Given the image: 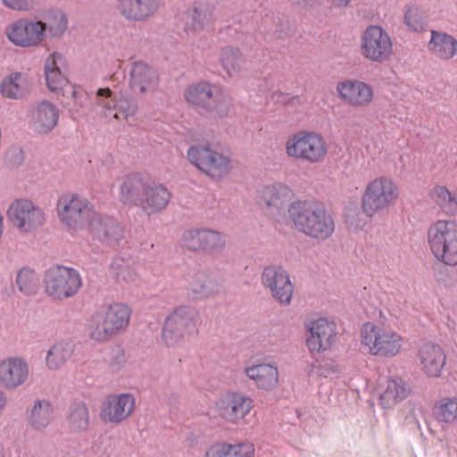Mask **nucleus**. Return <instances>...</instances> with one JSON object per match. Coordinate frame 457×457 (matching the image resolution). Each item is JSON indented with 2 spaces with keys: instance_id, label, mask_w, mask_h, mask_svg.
I'll list each match as a JSON object with an SVG mask.
<instances>
[{
  "instance_id": "obj_1",
  "label": "nucleus",
  "mask_w": 457,
  "mask_h": 457,
  "mask_svg": "<svg viewBox=\"0 0 457 457\" xmlns=\"http://www.w3.org/2000/svg\"><path fill=\"white\" fill-rule=\"evenodd\" d=\"M295 228L316 241H325L335 232V220L326 207L310 200H295L287 206Z\"/></svg>"
},
{
  "instance_id": "obj_2",
  "label": "nucleus",
  "mask_w": 457,
  "mask_h": 457,
  "mask_svg": "<svg viewBox=\"0 0 457 457\" xmlns=\"http://www.w3.org/2000/svg\"><path fill=\"white\" fill-rule=\"evenodd\" d=\"M131 310L128 305L115 303L98 307L87 320V330L91 339L104 343L124 330L130 319Z\"/></svg>"
},
{
  "instance_id": "obj_3",
  "label": "nucleus",
  "mask_w": 457,
  "mask_h": 457,
  "mask_svg": "<svg viewBox=\"0 0 457 457\" xmlns=\"http://www.w3.org/2000/svg\"><path fill=\"white\" fill-rule=\"evenodd\" d=\"M186 101L211 117L223 118L229 112V101L216 84L201 81L188 86L184 91Z\"/></svg>"
},
{
  "instance_id": "obj_4",
  "label": "nucleus",
  "mask_w": 457,
  "mask_h": 457,
  "mask_svg": "<svg viewBox=\"0 0 457 457\" xmlns=\"http://www.w3.org/2000/svg\"><path fill=\"white\" fill-rule=\"evenodd\" d=\"M199 322V313L195 308L187 305L177 307L164 320L162 342L167 347L183 345L197 332Z\"/></svg>"
},
{
  "instance_id": "obj_5",
  "label": "nucleus",
  "mask_w": 457,
  "mask_h": 457,
  "mask_svg": "<svg viewBox=\"0 0 457 457\" xmlns=\"http://www.w3.org/2000/svg\"><path fill=\"white\" fill-rule=\"evenodd\" d=\"M428 245L436 261L446 266L457 265V223L438 220L428 228Z\"/></svg>"
},
{
  "instance_id": "obj_6",
  "label": "nucleus",
  "mask_w": 457,
  "mask_h": 457,
  "mask_svg": "<svg viewBox=\"0 0 457 457\" xmlns=\"http://www.w3.org/2000/svg\"><path fill=\"white\" fill-rule=\"evenodd\" d=\"M360 340L368 353L386 359L398 355L403 345V338L399 333L372 322L361 326Z\"/></svg>"
},
{
  "instance_id": "obj_7",
  "label": "nucleus",
  "mask_w": 457,
  "mask_h": 457,
  "mask_svg": "<svg viewBox=\"0 0 457 457\" xmlns=\"http://www.w3.org/2000/svg\"><path fill=\"white\" fill-rule=\"evenodd\" d=\"M399 187L389 177H377L366 185L361 195L362 212L370 218L385 212L399 197Z\"/></svg>"
},
{
  "instance_id": "obj_8",
  "label": "nucleus",
  "mask_w": 457,
  "mask_h": 457,
  "mask_svg": "<svg viewBox=\"0 0 457 457\" xmlns=\"http://www.w3.org/2000/svg\"><path fill=\"white\" fill-rule=\"evenodd\" d=\"M285 149L288 157L311 164L322 162L328 151V144L320 134L307 130L288 137Z\"/></svg>"
},
{
  "instance_id": "obj_9",
  "label": "nucleus",
  "mask_w": 457,
  "mask_h": 457,
  "mask_svg": "<svg viewBox=\"0 0 457 457\" xmlns=\"http://www.w3.org/2000/svg\"><path fill=\"white\" fill-rule=\"evenodd\" d=\"M57 213L62 223L71 231L87 228L96 213L93 204L76 194L62 195L57 204Z\"/></svg>"
},
{
  "instance_id": "obj_10",
  "label": "nucleus",
  "mask_w": 457,
  "mask_h": 457,
  "mask_svg": "<svg viewBox=\"0 0 457 457\" xmlns=\"http://www.w3.org/2000/svg\"><path fill=\"white\" fill-rule=\"evenodd\" d=\"M43 284L48 296L62 301L74 296L79 291L82 278L77 270L56 265L50 267L46 271Z\"/></svg>"
},
{
  "instance_id": "obj_11",
  "label": "nucleus",
  "mask_w": 457,
  "mask_h": 457,
  "mask_svg": "<svg viewBox=\"0 0 457 457\" xmlns=\"http://www.w3.org/2000/svg\"><path fill=\"white\" fill-rule=\"evenodd\" d=\"M188 162L209 177L220 179L232 169L230 159L210 144H195L187 152Z\"/></svg>"
},
{
  "instance_id": "obj_12",
  "label": "nucleus",
  "mask_w": 457,
  "mask_h": 457,
  "mask_svg": "<svg viewBox=\"0 0 457 457\" xmlns=\"http://www.w3.org/2000/svg\"><path fill=\"white\" fill-rule=\"evenodd\" d=\"M361 55L373 62L382 63L393 54V41L389 34L378 25H370L360 38Z\"/></svg>"
},
{
  "instance_id": "obj_13",
  "label": "nucleus",
  "mask_w": 457,
  "mask_h": 457,
  "mask_svg": "<svg viewBox=\"0 0 457 457\" xmlns=\"http://www.w3.org/2000/svg\"><path fill=\"white\" fill-rule=\"evenodd\" d=\"M254 407L253 399L238 391H227L215 401V411L222 420L238 425Z\"/></svg>"
},
{
  "instance_id": "obj_14",
  "label": "nucleus",
  "mask_w": 457,
  "mask_h": 457,
  "mask_svg": "<svg viewBox=\"0 0 457 457\" xmlns=\"http://www.w3.org/2000/svg\"><path fill=\"white\" fill-rule=\"evenodd\" d=\"M9 220L22 233H31L42 227L46 220L44 211L31 200H14L7 210Z\"/></svg>"
},
{
  "instance_id": "obj_15",
  "label": "nucleus",
  "mask_w": 457,
  "mask_h": 457,
  "mask_svg": "<svg viewBox=\"0 0 457 457\" xmlns=\"http://www.w3.org/2000/svg\"><path fill=\"white\" fill-rule=\"evenodd\" d=\"M97 111L106 118L125 120L134 116L137 112V103L132 97L113 96L110 88H99L93 99Z\"/></svg>"
},
{
  "instance_id": "obj_16",
  "label": "nucleus",
  "mask_w": 457,
  "mask_h": 457,
  "mask_svg": "<svg viewBox=\"0 0 457 457\" xmlns=\"http://www.w3.org/2000/svg\"><path fill=\"white\" fill-rule=\"evenodd\" d=\"M42 21L21 18L10 23L5 29L8 40L21 48L37 47L43 42Z\"/></svg>"
},
{
  "instance_id": "obj_17",
  "label": "nucleus",
  "mask_w": 457,
  "mask_h": 457,
  "mask_svg": "<svg viewBox=\"0 0 457 457\" xmlns=\"http://www.w3.org/2000/svg\"><path fill=\"white\" fill-rule=\"evenodd\" d=\"M262 283L269 288L272 297L282 306H288L292 302L294 285L289 274L280 266L270 265L264 268Z\"/></svg>"
},
{
  "instance_id": "obj_18",
  "label": "nucleus",
  "mask_w": 457,
  "mask_h": 457,
  "mask_svg": "<svg viewBox=\"0 0 457 457\" xmlns=\"http://www.w3.org/2000/svg\"><path fill=\"white\" fill-rule=\"evenodd\" d=\"M135 406L136 399L132 394L110 395L101 404L100 417L104 422L120 424L133 413Z\"/></svg>"
},
{
  "instance_id": "obj_19",
  "label": "nucleus",
  "mask_w": 457,
  "mask_h": 457,
  "mask_svg": "<svg viewBox=\"0 0 457 457\" xmlns=\"http://www.w3.org/2000/svg\"><path fill=\"white\" fill-rule=\"evenodd\" d=\"M29 365L21 356H10L0 361V386L6 390H15L29 378Z\"/></svg>"
},
{
  "instance_id": "obj_20",
  "label": "nucleus",
  "mask_w": 457,
  "mask_h": 457,
  "mask_svg": "<svg viewBox=\"0 0 457 457\" xmlns=\"http://www.w3.org/2000/svg\"><path fill=\"white\" fill-rule=\"evenodd\" d=\"M337 93L341 100L358 108L368 107L374 98V91L370 85L353 79L338 82Z\"/></svg>"
},
{
  "instance_id": "obj_21",
  "label": "nucleus",
  "mask_w": 457,
  "mask_h": 457,
  "mask_svg": "<svg viewBox=\"0 0 457 457\" xmlns=\"http://www.w3.org/2000/svg\"><path fill=\"white\" fill-rule=\"evenodd\" d=\"M311 336L307 346L311 352H324L329 349L337 339V325L328 319L320 318L306 324Z\"/></svg>"
},
{
  "instance_id": "obj_22",
  "label": "nucleus",
  "mask_w": 457,
  "mask_h": 457,
  "mask_svg": "<svg viewBox=\"0 0 457 457\" xmlns=\"http://www.w3.org/2000/svg\"><path fill=\"white\" fill-rule=\"evenodd\" d=\"M185 13L184 29L188 36L207 29L216 19L215 6L207 2H195Z\"/></svg>"
},
{
  "instance_id": "obj_23",
  "label": "nucleus",
  "mask_w": 457,
  "mask_h": 457,
  "mask_svg": "<svg viewBox=\"0 0 457 457\" xmlns=\"http://www.w3.org/2000/svg\"><path fill=\"white\" fill-rule=\"evenodd\" d=\"M87 228L94 237L110 246L119 245L123 238V229L120 223L96 212Z\"/></svg>"
},
{
  "instance_id": "obj_24",
  "label": "nucleus",
  "mask_w": 457,
  "mask_h": 457,
  "mask_svg": "<svg viewBox=\"0 0 457 457\" xmlns=\"http://www.w3.org/2000/svg\"><path fill=\"white\" fill-rule=\"evenodd\" d=\"M410 393L411 386L400 378H388L381 380L376 389L379 405L383 409H392L406 399Z\"/></svg>"
},
{
  "instance_id": "obj_25",
  "label": "nucleus",
  "mask_w": 457,
  "mask_h": 457,
  "mask_svg": "<svg viewBox=\"0 0 457 457\" xmlns=\"http://www.w3.org/2000/svg\"><path fill=\"white\" fill-rule=\"evenodd\" d=\"M420 370L428 378H439L446 362L443 348L430 342L422 344L418 351Z\"/></svg>"
},
{
  "instance_id": "obj_26",
  "label": "nucleus",
  "mask_w": 457,
  "mask_h": 457,
  "mask_svg": "<svg viewBox=\"0 0 457 457\" xmlns=\"http://www.w3.org/2000/svg\"><path fill=\"white\" fill-rule=\"evenodd\" d=\"M170 199V193L162 184L151 183L143 187L139 207L148 216L166 208Z\"/></svg>"
},
{
  "instance_id": "obj_27",
  "label": "nucleus",
  "mask_w": 457,
  "mask_h": 457,
  "mask_svg": "<svg viewBox=\"0 0 457 457\" xmlns=\"http://www.w3.org/2000/svg\"><path fill=\"white\" fill-rule=\"evenodd\" d=\"M294 197V190L288 185L279 182L266 186L262 191V200L273 215L284 212L286 206H289L293 202Z\"/></svg>"
},
{
  "instance_id": "obj_28",
  "label": "nucleus",
  "mask_w": 457,
  "mask_h": 457,
  "mask_svg": "<svg viewBox=\"0 0 457 457\" xmlns=\"http://www.w3.org/2000/svg\"><path fill=\"white\" fill-rule=\"evenodd\" d=\"M244 373L262 390H273L278 384V370L277 366L270 363L263 362L245 366Z\"/></svg>"
},
{
  "instance_id": "obj_29",
  "label": "nucleus",
  "mask_w": 457,
  "mask_h": 457,
  "mask_svg": "<svg viewBox=\"0 0 457 457\" xmlns=\"http://www.w3.org/2000/svg\"><path fill=\"white\" fill-rule=\"evenodd\" d=\"M158 85V75L143 62H134L129 71V86L134 92L153 91Z\"/></svg>"
},
{
  "instance_id": "obj_30",
  "label": "nucleus",
  "mask_w": 457,
  "mask_h": 457,
  "mask_svg": "<svg viewBox=\"0 0 457 457\" xmlns=\"http://www.w3.org/2000/svg\"><path fill=\"white\" fill-rule=\"evenodd\" d=\"M31 88V79L27 72H12L3 79L0 93L9 99H21Z\"/></svg>"
},
{
  "instance_id": "obj_31",
  "label": "nucleus",
  "mask_w": 457,
  "mask_h": 457,
  "mask_svg": "<svg viewBox=\"0 0 457 457\" xmlns=\"http://www.w3.org/2000/svg\"><path fill=\"white\" fill-rule=\"evenodd\" d=\"M33 126L38 133H47L54 129L59 120V110L52 103L42 101L37 104L32 114Z\"/></svg>"
},
{
  "instance_id": "obj_32",
  "label": "nucleus",
  "mask_w": 457,
  "mask_h": 457,
  "mask_svg": "<svg viewBox=\"0 0 457 457\" xmlns=\"http://www.w3.org/2000/svg\"><path fill=\"white\" fill-rule=\"evenodd\" d=\"M429 51L441 60H450L457 54V39L443 31L431 30Z\"/></svg>"
},
{
  "instance_id": "obj_33",
  "label": "nucleus",
  "mask_w": 457,
  "mask_h": 457,
  "mask_svg": "<svg viewBox=\"0 0 457 457\" xmlns=\"http://www.w3.org/2000/svg\"><path fill=\"white\" fill-rule=\"evenodd\" d=\"M111 272L120 284L135 283L138 279L135 261L126 254L115 256L111 262Z\"/></svg>"
},
{
  "instance_id": "obj_34",
  "label": "nucleus",
  "mask_w": 457,
  "mask_h": 457,
  "mask_svg": "<svg viewBox=\"0 0 457 457\" xmlns=\"http://www.w3.org/2000/svg\"><path fill=\"white\" fill-rule=\"evenodd\" d=\"M61 102L72 115H80L90 104L88 94L79 87L68 86L62 95Z\"/></svg>"
},
{
  "instance_id": "obj_35",
  "label": "nucleus",
  "mask_w": 457,
  "mask_h": 457,
  "mask_svg": "<svg viewBox=\"0 0 457 457\" xmlns=\"http://www.w3.org/2000/svg\"><path fill=\"white\" fill-rule=\"evenodd\" d=\"M220 65L224 71L229 76H237L244 69L245 60L238 47L225 46L220 48Z\"/></svg>"
},
{
  "instance_id": "obj_36",
  "label": "nucleus",
  "mask_w": 457,
  "mask_h": 457,
  "mask_svg": "<svg viewBox=\"0 0 457 457\" xmlns=\"http://www.w3.org/2000/svg\"><path fill=\"white\" fill-rule=\"evenodd\" d=\"M429 195L443 213L457 215V194L452 193L445 186L436 185L431 188Z\"/></svg>"
},
{
  "instance_id": "obj_37",
  "label": "nucleus",
  "mask_w": 457,
  "mask_h": 457,
  "mask_svg": "<svg viewBox=\"0 0 457 457\" xmlns=\"http://www.w3.org/2000/svg\"><path fill=\"white\" fill-rule=\"evenodd\" d=\"M143 187L139 177L136 174H130L124 178L120 186V197L124 204H132L139 206V202L142 198Z\"/></svg>"
},
{
  "instance_id": "obj_38",
  "label": "nucleus",
  "mask_w": 457,
  "mask_h": 457,
  "mask_svg": "<svg viewBox=\"0 0 457 457\" xmlns=\"http://www.w3.org/2000/svg\"><path fill=\"white\" fill-rule=\"evenodd\" d=\"M54 408L46 400H37L29 413V422L35 430L45 429L53 419Z\"/></svg>"
},
{
  "instance_id": "obj_39",
  "label": "nucleus",
  "mask_w": 457,
  "mask_h": 457,
  "mask_svg": "<svg viewBox=\"0 0 457 457\" xmlns=\"http://www.w3.org/2000/svg\"><path fill=\"white\" fill-rule=\"evenodd\" d=\"M44 27L43 40L46 37L58 38L66 31L68 27V20L65 14L60 10L51 11L42 21Z\"/></svg>"
},
{
  "instance_id": "obj_40",
  "label": "nucleus",
  "mask_w": 457,
  "mask_h": 457,
  "mask_svg": "<svg viewBox=\"0 0 457 457\" xmlns=\"http://www.w3.org/2000/svg\"><path fill=\"white\" fill-rule=\"evenodd\" d=\"M433 415L439 423L451 424L457 420V393L440 398L433 407Z\"/></svg>"
},
{
  "instance_id": "obj_41",
  "label": "nucleus",
  "mask_w": 457,
  "mask_h": 457,
  "mask_svg": "<svg viewBox=\"0 0 457 457\" xmlns=\"http://www.w3.org/2000/svg\"><path fill=\"white\" fill-rule=\"evenodd\" d=\"M15 283L23 295H33L39 289L40 276L33 268L24 266L18 270Z\"/></svg>"
},
{
  "instance_id": "obj_42",
  "label": "nucleus",
  "mask_w": 457,
  "mask_h": 457,
  "mask_svg": "<svg viewBox=\"0 0 457 457\" xmlns=\"http://www.w3.org/2000/svg\"><path fill=\"white\" fill-rule=\"evenodd\" d=\"M190 295L193 299L201 300L214 295L217 291L215 282L205 273H195L189 282Z\"/></svg>"
},
{
  "instance_id": "obj_43",
  "label": "nucleus",
  "mask_w": 457,
  "mask_h": 457,
  "mask_svg": "<svg viewBox=\"0 0 457 457\" xmlns=\"http://www.w3.org/2000/svg\"><path fill=\"white\" fill-rule=\"evenodd\" d=\"M73 353V345L70 342H58L47 352L46 357V366L49 370L60 369L71 358Z\"/></svg>"
},
{
  "instance_id": "obj_44",
  "label": "nucleus",
  "mask_w": 457,
  "mask_h": 457,
  "mask_svg": "<svg viewBox=\"0 0 457 457\" xmlns=\"http://www.w3.org/2000/svg\"><path fill=\"white\" fill-rule=\"evenodd\" d=\"M68 424L74 431H83L89 425V412L87 404L83 402H75L70 407Z\"/></svg>"
},
{
  "instance_id": "obj_45",
  "label": "nucleus",
  "mask_w": 457,
  "mask_h": 457,
  "mask_svg": "<svg viewBox=\"0 0 457 457\" xmlns=\"http://www.w3.org/2000/svg\"><path fill=\"white\" fill-rule=\"evenodd\" d=\"M227 245L226 237L214 229L205 228L203 244V253L211 256L220 255Z\"/></svg>"
},
{
  "instance_id": "obj_46",
  "label": "nucleus",
  "mask_w": 457,
  "mask_h": 457,
  "mask_svg": "<svg viewBox=\"0 0 457 457\" xmlns=\"http://www.w3.org/2000/svg\"><path fill=\"white\" fill-rule=\"evenodd\" d=\"M204 230L205 228L186 230L181 238L184 247L193 252H203Z\"/></svg>"
},
{
  "instance_id": "obj_47",
  "label": "nucleus",
  "mask_w": 457,
  "mask_h": 457,
  "mask_svg": "<svg viewBox=\"0 0 457 457\" xmlns=\"http://www.w3.org/2000/svg\"><path fill=\"white\" fill-rule=\"evenodd\" d=\"M404 24L411 31L420 32L426 27V21L421 10L415 5H410L404 12Z\"/></svg>"
},
{
  "instance_id": "obj_48",
  "label": "nucleus",
  "mask_w": 457,
  "mask_h": 457,
  "mask_svg": "<svg viewBox=\"0 0 457 457\" xmlns=\"http://www.w3.org/2000/svg\"><path fill=\"white\" fill-rule=\"evenodd\" d=\"M46 82L48 89L52 92L64 89L69 86L63 71H49L45 73Z\"/></svg>"
},
{
  "instance_id": "obj_49",
  "label": "nucleus",
  "mask_w": 457,
  "mask_h": 457,
  "mask_svg": "<svg viewBox=\"0 0 457 457\" xmlns=\"http://www.w3.org/2000/svg\"><path fill=\"white\" fill-rule=\"evenodd\" d=\"M119 12L129 21H141L137 4L135 0H116Z\"/></svg>"
},
{
  "instance_id": "obj_50",
  "label": "nucleus",
  "mask_w": 457,
  "mask_h": 457,
  "mask_svg": "<svg viewBox=\"0 0 457 457\" xmlns=\"http://www.w3.org/2000/svg\"><path fill=\"white\" fill-rule=\"evenodd\" d=\"M254 445L249 442L230 444L229 457H254Z\"/></svg>"
},
{
  "instance_id": "obj_51",
  "label": "nucleus",
  "mask_w": 457,
  "mask_h": 457,
  "mask_svg": "<svg viewBox=\"0 0 457 457\" xmlns=\"http://www.w3.org/2000/svg\"><path fill=\"white\" fill-rule=\"evenodd\" d=\"M64 65V56L58 52H54L49 54L45 61L44 73L55 71H63Z\"/></svg>"
},
{
  "instance_id": "obj_52",
  "label": "nucleus",
  "mask_w": 457,
  "mask_h": 457,
  "mask_svg": "<svg viewBox=\"0 0 457 457\" xmlns=\"http://www.w3.org/2000/svg\"><path fill=\"white\" fill-rule=\"evenodd\" d=\"M137 4L141 21L153 15L159 8L160 0H135Z\"/></svg>"
},
{
  "instance_id": "obj_53",
  "label": "nucleus",
  "mask_w": 457,
  "mask_h": 457,
  "mask_svg": "<svg viewBox=\"0 0 457 457\" xmlns=\"http://www.w3.org/2000/svg\"><path fill=\"white\" fill-rule=\"evenodd\" d=\"M41 0H3V4L14 11H29L34 9Z\"/></svg>"
},
{
  "instance_id": "obj_54",
  "label": "nucleus",
  "mask_w": 457,
  "mask_h": 457,
  "mask_svg": "<svg viewBox=\"0 0 457 457\" xmlns=\"http://www.w3.org/2000/svg\"><path fill=\"white\" fill-rule=\"evenodd\" d=\"M230 444L216 443L209 446L205 457H229Z\"/></svg>"
},
{
  "instance_id": "obj_55",
  "label": "nucleus",
  "mask_w": 457,
  "mask_h": 457,
  "mask_svg": "<svg viewBox=\"0 0 457 457\" xmlns=\"http://www.w3.org/2000/svg\"><path fill=\"white\" fill-rule=\"evenodd\" d=\"M7 403V397L5 393L0 389V411H2Z\"/></svg>"
},
{
  "instance_id": "obj_56",
  "label": "nucleus",
  "mask_w": 457,
  "mask_h": 457,
  "mask_svg": "<svg viewBox=\"0 0 457 457\" xmlns=\"http://www.w3.org/2000/svg\"><path fill=\"white\" fill-rule=\"evenodd\" d=\"M332 4L337 7H345L349 4L351 0H331Z\"/></svg>"
},
{
  "instance_id": "obj_57",
  "label": "nucleus",
  "mask_w": 457,
  "mask_h": 457,
  "mask_svg": "<svg viewBox=\"0 0 457 457\" xmlns=\"http://www.w3.org/2000/svg\"><path fill=\"white\" fill-rule=\"evenodd\" d=\"M121 363H122V361H120L118 366H116L114 364H112V366H111L112 367V371H118L120 370V368Z\"/></svg>"
},
{
  "instance_id": "obj_58",
  "label": "nucleus",
  "mask_w": 457,
  "mask_h": 457,
  "mask_svg": "<svg viewBox=\"0 0 457 457\" xmlns=\"http://www.w3.org/2000/svg\"><path fill=\"white\" fill-rule=\"evenodd\" d=\"M364 225H365V222H364V221H360V222H358V223L354 226V228H361Z\"/></svg>"
},
{
  "instance_id": "obj_59",
  "label": "nucleus",
  "mask_w": 457,
  "mask_h": 457,
  "mask_svg": "<svg viewBox=\"0 0 457 457\" xmlns=\"http://www.w3.org/2000/svg\"><path fill=\"white\" fill-rule=\"evenodd\" d=\"M0 457H4V447L1 445H0Z\"/></svg>"
},
{
  "instance_id": "obj_60",
  "label": "nucleus",
  "mask_w": 457,
  "mask_h": 457,
  "mask_svg": "<svg viewBox=\"0 0 457 457\" xmlns=\"http://www.w3.org/2000/svg\"><path fill=\"white\" fill-rule=\"evenodd\" d=\"M320 375L324 376V377H328V372H321Z\"/></svg>"
},
{
  "instance_id": "obj_61",
  "label": "nucleus",
  "mask_w": 457,
  "mask_h": 457,
  "mask_svg": "<svg viewBox=\"0 0 457 457\" xmlns=\"http://www.w3.org/2000/svg\"><path fill=\"white\" fill-rule=\"evenodd\" d=\"M348 223L351 225V226H353V222L350 220V219L348 218L347 220Z\"/></svg>"
},
{
  "instance_id": "obj_62",
  "label": "nucleus",
  "mask_w": 457,
  "mask_h": 457,
  "mask_svg": "<svg viewBox=\"0 0 457 457\" xmlns=\"http://www.w3.org/2000/svg\"><path fill=\"white\" fill-rule=\"evenodd\" d=\"M241 37H244V35L242 34L240 37H238L237 38V40H238V41H239Z\"/></svg>"
},
{
  "instance_id": "obj_63",
  "label": "nucleus",
  "mask_w": 457,
  "mask_h": 457,
  "mask_svg": "<svg viewBox=\"0 0 457 457\" xmlns=\"http://www.w3.org/2000/svg\"><path fill=\"white\" fill-rule=\"evenodd\" d=\"M233 29L231 28H228V31L231 32Z\"/></svg>"
}]
</instances>
